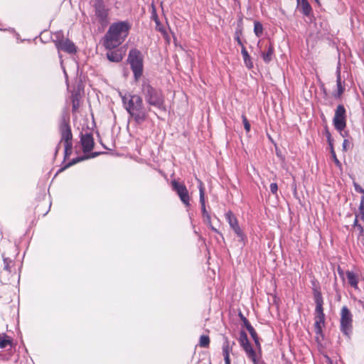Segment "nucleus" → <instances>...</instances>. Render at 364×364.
<instances>
[{
	"mask_svg": "<svg viewBox=\"0 0 364 364\" xmlns=\"http://www.w3.org/2000/svg\"><path fill=\"white\" fill-rule=\"evenodd\" d=\"M210 343V339L208 336H201L200 338V346L203 348L208 347Z\"/></svg>",
	"mask_w": 364,
	"mask_h": 364,
	"instance_id": "nucleus-26",
	"label": "nucleus"
},
{
	"mask_svg": "<svg viewBox=\"0 0 364 364\" xmlns=\"http://www.w3.org/2000/svg\"><path fill=\"white\" fill-rule=\"evenodd\" d=\"M241 53L243 57L245 66L247 68L251 69L253 67V63L251 60L250 55L248 54V52L246 50L245 48H242Z\"/></svg>",
	"mask_w": 364,
	"mask_h": 364,
	"instance_id": "nucleus-21",
	"label": "nucleus"
},
{
	"mask_svg": "<svg viewBox=\"0 0 364 364\" xmlns=\"http://www.w3.org/2000/svg\"><path fill=\"white\" fill-rule=\"evenodd\" d=\"M173 189L177 193L183 203L188 207L190 205V197L186 187L176 181H172Z\"/></svg>",
	"mask_w": 364,
	"mask_h": 364,
	"instance_id": "nucleus-9",
	"label": "nucleus"
},
{
	"mask_svg": "<svg viewBox=\"0 0 364 364\" xmlns=\"http://www.w3.org/2000/svg\"><path fill=\"white\" fill-rule=\"evenodd\" d=\"M95 7V16L96 19L101 24H106L107 23L108 9L105 8V6L102 0H95L94 3Z\"/></svg>",
	"mask_w": 364,
	"mask_h": 364,
	"instance_id": "nucleus-7",
	"label": "nucleus"
},
{
	"mask_svg": "<svg viewBox=\"0 0 364 364\" xmlns=\"http://www.w3.org/2000/svg\"><path fill=\"white\" fill-rule=\"evenodd\" d=\"M107 57L109 61L118 63L122 60V56L118 51H109L107 53Z\"/></svg>",
	"mask_w": 364,
	"mask_h": 364,
	"instance_id": "nucleus-20",
	"label": "nucleus"
},
{
	"mask_svg": "<svg viewBox=\"0 0 364 364\" xmlns=\"http://www.w3.org/2000/svg\"><path fill=\"white\" fill-rule=\"evenodd\" d=\"M254 32L257 37L262 36L263 33V26L262 23L258 21H255L254 24Z\"/></svg>",
	"mask_w": 364,
	"mask_h": 364,
	"instance_id": "nucleus-24",
	"label": "nucleus"
},
{
	"mask_svg": "<svg viewBox=\"0 0 364 364\" xmlns=\"http://www.w3.org/2000/svg\"><path fill=\"white\" fill-rule=\"evenodd\" d=\"M346 277L348 279V284L353 287L355 289H358V276L353 272L347 271L346 273Z\"/></svg>",
	"mask_w": 364,
	"mask_h": 364,
	"instance_id": "nucleus-16",
	"label": "nucleus"
},
{
	"mask_svg": "<svg viewBox=\"0 0 364 364\" xmlns=\"http://www.w3.org/2000/svg\"><path fill=\"white\" fill-rule=\"evenodd\" d=\"M130 28L131 24L127 21L112 23L104 38L105 47L109 50L118 47L127 37Z\"/></svg>",
	"mask_w": 364,
	"mask_h": 364,
	"instance_id": "nucleus-1",
	"label": "nucleus"
},
{
	"mask_svg": "<svg viewBox=\"0 0 364 364\" xmlns=\"http://www.w3.org/2000/svg\"><path fill=\"white\" fill-rule=\"evenodd\" d=\"M355 190L360 193H364V189L356 183H354Z\"/></svg>",
	"mask_w": 364,
	"mask_h": 364,
	"instance_id": "nucleus-38",
	"label": "nucleus"
},
{
	"mask_svg": "<svg viewBox=\"0 0 364 364\" xmlns=\"http://www.w3.org/2000/svg\"><path fill=\"white\" fill-rule=\"evenodd\" d=\"M154 21L156 22V28L160 32H161L162 33H165V31L163 28V26L160 24L157 17H155L154 18Z\"/></svg>",
	"mask_w": 364,
	"mask_h": 364,
	"instance_id": "nucleus-33",
	"label": "nucleus"
},
{
	"mask_svg": "<svg viewBox=\"0 0 364 364\" xmlns=\"http://www.w3.org/2000/svg\"><path fill=\"white\" fill-rule=\"evenodd\" d=\"M203 221L215 232H218L217 230L211 224V218L210 214L208 213L203 215Z\"/></svg>",
	"mask_w": 364,
	"mask_h": 364,
	"instance_id": "nucleus-25",
	"label": "nucleus"
},
{
	"mask_svg": "<svg viewBox=\"0 0 364 364\" xmlns=\"http://www.w3.org/2000/svg\"><path fill=\"white\" fill-rule=\"evenodd\" d=\"M314 299L316 305L323 304V299L321 294L318 291L315 292L314 294Z\"/></svg>",
	"mask_w": 364,
	"mask_h": 364,
	"instance_id": "nucleus-27",
	"label": "nucleus"
},
{
	"mask_svg": "<svg viewBox=\"0 0 364 364\" xmlns=\"http://www.w3.org/2000/svg\"><path fill=\"white\" fill-rule=\"evenodd\" d=\"M247 357L252 360L253 364H259V360L257 358L255 351H252V353H250L247 355Z\"/></svg>",
	"mask_w": 364,
	"mask_h": 364,
	"instance_id": "nucleus-28",
	"label": "nucleus"
},
{
	"mask_svg": "<svg viewBox=\"0 0 364 364\" xmlns=\"http://www.w3.org/2000/svg\"><path fill=\"white\" fill-rule=\"evenodd\" d=\"M55 43L58 50H64L69 53H73L76 50L74 43L68 39H56L55 40Z\"/></svg>",
	"mask_w": 364,
	"mask_h": 364,
	"instance_id": "nucleus-11",
	"label": "nucleus"
},
{
	"mask_svg": "<svg viewBox=\"0 0 364 364\" xmlns=\"http://www.w3.org/2000/svg\"><path fill=\"white\" fill-rule=\"evenodd\" d=\"M348 143V141L347 139H345L343 143V146L344 149H346L347 144Z\"/></svg>",
	"mask_w": 364,
	"mask_h": 364,
	"instance_id": "nucleus-40",
	"label": "nucleus"
},
{
	"mask_svg": "<svg viewBox=\"0 0 364 364\" xmlns=\"http://www.w3.org/2000/svg\"><path fill=\"white\" fill-rule=\"evenodd\" d=\"M225 218L228 220L230 228L233 230V231L235 232V234L238 237H243L242 231L240 229V228L238 225V221H237L236 217L232 213V212H231V211L227 212L225 213Z\"/></svg>",
	"mask_w": 364,
	"mask_h": 364,
	"instance_id": "nucleus-10",
	"label": "nucleus"
},
{
	"mask_svg": "<svg viewBox=\"0 0 364 364\" xmlns=\"http://www.w3.org/2000/svg\"><path fill=\"white\" fill-rule=\"evenodd\" d=\"M12 346V339L5 333L0 334V348Z\"/></svg>",
	"mask_w": 364,
	"mask_h": 364,
	"instance_id": "nucleus-19",
	"label": "nucleus"
},
{
	"mask_svg": "<svg viewBox=\"0 0 364 364\" xmlns=\"http://www.w3.org/2000/svg\"><path fill=\"white\" fill-rule=\"evenodd\" d=\"M81 144L84 153L91 151L94 146V139L92 135L89 133L81 134Z\"/></svg>",
	"mask_w": 364,
	"mask_h": 364,
	"instance_id": "nucleus-12",
	"label": "nucleus"
},
{
	"mask_svg": "<svg viewBox=\"0 0 364 364\" xmlns=\"http://www.w3.org/2000/svg\"><path fill=\"white\" fill-rule=\"evenodd\" d=\"M316 316H325L323 311V304L316 305Z\"/></svg>",
	"mask_w": 364,
	"mask_h": 364,
	"instance_id": "nucleus-31",
	"label": "nucleus"
},
{
	"mask_svg": "<svg viewBox=\"0 0 364 364\" xmlns=\"http://www.w3.org/2000/svg\"><path fill=\"white\" fill-rule=\"evenodd\" d=\"M120 96L124 107L134 121L138 124L143 123L147 118L148 110L144 107L141 97L130 93H120Z\"/></svg>",
	"mask_w": 364,
	"mask_h": 364,
	"instance_id": "nucleus-2",
	"label": "nucleus"
},
{
	"mask_svg": "<svg viewBox=\"0 0 364 364\" xmlns=\"http://www.w3.org/2000/svg\"><path fill=\"white\" fill-rule=\"evenodd\" d=\"M314 319V330L317 336L316 338L318 339V336H322V331L325 326V316H315Z\"/></svg>",
	"mask_w": 364,
	"mask_h": 364,
	"instance_id": "nucleus-13",
	"label": "nucleus"
},
{
	"mask_svg": "<svg viewBox=\"0 0 364 364\" xmlns=\"http://www.w3.org/2000/svg\"><path fill=\"white\" fill-rule=\"evenodd\" d=\"M244 350L245 351L246 354H249L250 353H252L254 351L252 347L251 346L250 343L248 345H246L243 347Z\"/></svg>",
	"mask_w": 364,
	"mask_h": 364,
	"instance_id": "nucleus-35",
	"label": "nucleus"
},
{
	"mask_svg": "<svg viewBox=\"0 0 364 364\" xmlns=\"http://www.w3.org/2000/svg\"><path fill=\"white\" fill-rule=\"evenodd\" d=\"M244 350L245 351L246 354H249L250 353H252L254 351L252 347L251 346L250 343L248 345H246L243 347Z\"/></svg>",
	"mask_w": 364,
	"mask_h": 364,
	"instance_id": "nucleus-36",
	"label": "nucleus"
},
{
	"mask_svg": "<svg viewBox=\"0 0 364 364\" xmlns=\"http://www.w3.org/2000/svg\"><path fill=\"white\" fill-rule=\"evenodd\" d=\"M244 350L245 351L246 354H249L250 353H252L254 351L252 347L251 346L250 343L248 345H246L243 347Z\"/></svg>",
	"mask_w": 364,
	"mask_h": 364,
	"instance_id": "nucleus-37",
	"label": "nucleus"
},
{
	"mask_svg": "<svg viewBox=\"0 0 364 364\" xmlns=\"http://www.w3.org/2000/svg\"><path fill=\"white\" fill-rule=\"evenodd\" d=\"M336 83H337V94L336 96L337 97H339L343 94V92L344 91V87H343V85L341 84V74H340L339 69H338V70H337Z\"/></svg>",
	"mask_w": 364,
	"mask_h": 364,
	"instance_id": "nucleus-22",
	"label": "nucleus"
},
{
	"mask_svg": "<svg viewBox=\"0 0 364 364\" xmlns=\"http://www.w3.org/2000/svg\"><path fill=\"white\" fill-rule=\"evenodd\" d=\"M331 156H332V159L334 161V163L336 164V165L338 166V167H341V162L339 161V160L337 159L336 157V153L333 150V148H331Z\"/></svg>",
	"mask_w": 364,
	"mask_h": 364,
	"instance_id": "nucleus-29",
	"label": "nucleus"
},
{
	"mask_svg": "<svg viewBox=\"0 0 364 364\" xmlns=\"http://www.w3.org/2000/svg\"><path fill=\"white\" fill-rule=\"evenodd\" d=\"M297 8L301 11L305 16H309L311 13L312 9L311 5L309 4L307 0H296Z\"/></svg>",
	"mask_w": 364,
	"mask_h": 364,
	"instance_id": "nucleus-14",
	"label": "nucleus"
},
{
	"mask_svg": "<svg viewBox=\"0 0 364 364\" xmlns=\"http://www.w3.org/2000/svg\"><path fill=\"white\" fill-rule=\"evenodd\" d=\"M352 314L346 306H343L341 311V330L347 336L352 332Z\"/></svg>",
	"mask_w": 364,
	"mask_h": 364,
	"instance_id": "nucleus-5",
	"label": "nucleus"
},
{
	"mask_svg": "<svg viewBox=\"0 0 364 364\" xmlns=\"http://www.w3.org/2000/svg\"><path fill=\"white\" fill-rule=\"evenodd\" d=\"M128 60L136 80L141 76L143 73V56L137 50L133 49L129 51Z\"/></svg>",
	"mask_w": 364,
	"mask_h": 364,
	"instance_id": "nucleus-4",
	"label": "nucleus"
},
{
	"mask_svg": "<svg viewBox=\"0 0 364 364\" xmlns=\"http://www.w3.org/2000/svg\"><path fill=\"white\" fill-rule=\"evenodd\" d=\"M242 122H243L245 129L247 132H250V124L249 123L247 119L246 118V117L245 115H242Z\"/></svg>",
	"mask_w": 364,
	"mask_h": 364,
	"instance_id": "nucleus-30",
	"label": "nucleus"
},
{
	"mask_svg": "<svg viewBox=\"0 0 364 364\" xmlns=\"http://www.w3.org/2000/svg\"><path fill=\"white\" fill-rule=\"evenodd\" d=\"M200 185H199V191H200V203L201 205V210H202V215L208 213V211L205 208V193H204V187L200 181H199Z\"/></svg>",
	"mask_w": 364,
	"mask_h": 364,
	"instance_id": "nucleus-18",
	"label": "nucleus"
},
{
	"mask_svg": "<svg viewBox=\"0 0 364 364\" xmlns=\"http://www.w3.org/2000/svg\"><path fill=\"white\" fill-rule=\"evenodd\" d=\"M61 36H62V33L61 32H58V33H56L57 38H60Z\"/></svg>",
	"mask_w": 364,
	"mask_h": 364,
	"instance_id": "nucleus-41",
	"label": "nucleus"
},
{
	"mask_svg": "<svg viewBox=\"0 0 364 364\" xmlns=\"http://www.w3.org/2000/svg\"><path fill=\"white\" fill-rule=\"evenodd\" d=\"M60 64H61V67H62V68H63V72H64L65 76V77H66V79H67V78H68V75H67V73H66V71H65V68H64V66H63V60H61V61H60Z\"/></svg>",
	"mask_w": 364,
	"mask_h": 364,
	"instance_id": "nucleus-39",
	"label": "nucleus"
},
{
	"mask_svg": "<svg viewBox=\"0 0 364 364\" xmlns=\"http://www.w3.org/2000/svg\"><path fill=\"white\" fill-rule=\"evenodd\" d=\"M61 141L64 144L65 154L70 155L72 152V134L69 125L63 122L60 126Z\"/></svg>",
	"mask_w": 364,
	"mask_h": 364,
	"instance_id": "nucleus-6",
	"label": "nucleus"
},
{
	"mask_svg": "<svg viewBox=\"0 0 364 364\" xmlns=\"http://www.w3.org/2000/svg\"><path fill=\"white\" fill-rule=\"evenodd\" d=\"M141 93L146 102L150 105L159 109H164V97L161 90L153 87L149 82L144 80L141 84Z\"/></svg>",
	"mask_w": 364,
	"mask_h": 364,
	"instance_id": "nucleus-3",
	"label": "nucleus"
},
{
	"mask_svg": "<svg viewBox=\"0 0 364 364\" xmlns=\"http://www.w3.org/2000/svg\"><path fill=\"white\" fill-rule=\"evenodd\" d=\"M249 330H250V333H251V335L255 338V335H254V334H255V332H252V331H253L252 328H251V329H249Z\"/></svg>",
	"mask_w": 364,
	"mask_h": 364,
	"instance_id": "nucleus-42",
	"label": "nucleus"
},
{
	"mask_svg": "<svg viewBox=\"0 0 364 364\" xmlns=\"http://www.w3.org/2000/svg\"><path fill=\"white\" fill-rule=\"evenodd\" d=\"M333 124L335 128L340 132L343 131L346 126V109L343 105H338L336 109Z\"/></svg>",
	"mask_w": 364,
	"mask_h": 364,
	"instance_id": "nucleus-8",
	"label": "nucleus"
},
{
	"mask_svg": "<svg viewBox=\"0 0 364 364\" xmlns=\"http://www.w3.org/2000/svg\"><path fill=\"white\" fill-rule=\"evenodd\" d=\"M273 55H274V46L271 43H269V46H267V50L265 52H262L261 55H262L263 60L265 63H268L272 60Z\"/></svg>",
	"mask_w": 364,
	"mask_h": 364,
	"instance_id": "nucleus-17",
	"label": "nucleus"
},
{
	"mask_svg": "<svg viewBox=\"0 0 364 364\" xmlns=\"http://www.w3.org/2000/svg\"><path fill=\"white\" fill-rule=\"evenodd\" d=\"M98 154H99V153H97V152H95V153H92V154H90V155L86 156L85 157H77V158L74 159L73 160V162H72V163H70V164H68V166H70V165H72V164H76V163H77V162H80V161H82V160H84V159H87L95 158V157H96L97 156H98Z\"/></svg>",
	"mask_w": 364,
	"mask_h": 364,
	"instance_id": "nucleus-23",
	"label": "nucleus"
},
{
	"mask_svg": "<svg viewBox=\"0 0 364 364\" xmlns=\"http://www.w3.org/2000/svg\"><path fill=\"white\" fill-rule=\"evenodd\" d=\"M338 273L340 274V275H341L343 274V272L341 271H340L339 269H338Z\"/></svg>",
	"mask_w": 364,
	"mask_h": 364,
	"instance_id": "nucleus-43",
	"label": "nucleus"
},
{
	"mask_svg": "<svg viewBox=\"0 0 364 364\" xmlns=\"http://www.w3.org/2000/svg\"><path fill=\"white\" fill-rule=\"evenodd\" d=\"M232 350L230 343L225 339L223 344V354L225 364H230V353Z\"/></svg>",
	"mask_w": 364,
	"mask_h": 364,
	"instance_id": "nucleus-15",
	"label": "nucleus"
},
{
	"mask_svg": "<svg viewBox=\"0 0 364 364\" xmlns=\"http://www.w3.org/2000/svg\"><path fill=\"white\" fill-rule=\"evenodd\" d=\"M240 344L242 347L243 348L245 346L248 345L250 343L247 337L245 334L242 335L240 339Z\"/></svg>",
	"mask_w": 364,
	"mask_h": 364,
	"instance_id": "nucleus-32",
	"label": "nucleus"
},
{
	"mask_svg": "<svg viewBox=\"0 0 364 364\" xmlns=\"http://www.w3.org/2000/svg\"><path fill=\"white\" fill-rule=\"evenodd\" d=\"M269 188H270V191L273 194H277V191H278V186L276 183H272L269 186Z\"/></svg>",
	"mask_w": 364,
	"mask_h": 364,
	"instance_id": "nucleus-34",
	"label": "nucleus"
}]
</instances>
